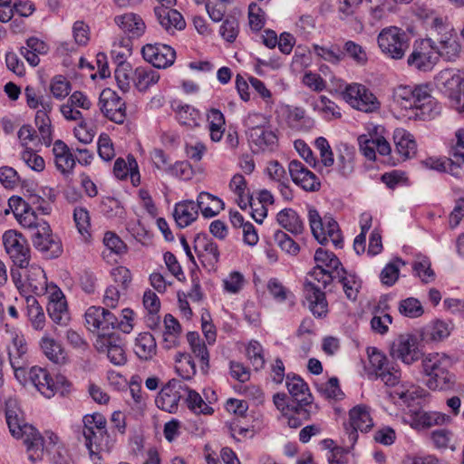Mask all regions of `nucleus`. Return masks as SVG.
<instances>
[{
	"mask_svg": "<svg viewBox=\"0 0 464 464\" xmlns=\"http://www.w3.org/2000/svg\"><path fill=\"white\" fill-rule=\"evenodd\" d=\"M314 261L316 266L304 284V296L312 314L316 317H324L328 313V303L322 289L334 280V274L343 266L333 252L321 247L315 251Z\"/></svg>",
	"mask_w": 464,
	"mask_h": 464,
	"instance_id": "1",
	"label": "nucleus"
},
{
	"mask_svg": "<svg viewBox=\"0 0 464 464\" xmlns=\"http://www.w3.org/2000/svg\"><path fill=\"white\" fill-rule=\"evenodd\" d=\"M393 99L401 108L411 109L420 121H430L440 114L441 106L431 95L427 84L400 85L393 91Z\"/></svg>",
	"mask_w": 464,
	"mask_h": 464,
	"instance_id": "2",
	"label": "nucleus"
},
{
	"mask_svg": "<svg viewBox=\"0 0 464 464\" xmlns=\"http://www.w3.org/2000/svg\"><path fill=\"white\" fill-rule=\"evenodd\" d=\"M5 419L11 434L17 439L24 440L29 459L32 462L38 460L41 456L43 440L34 427L24 421V413L16 399L6 400Z\"/></svg>",
	"mask_w": 464,
	"mask_h": 464,
	"instance_id": "3",
	"label": "nucleus"
},
{
	"mask_svg": "<svg viewBox=\"0 0 464 464\" xmlns=\"http://www.w3.org/2000/svg\"><path fill=\"white\" fill-rule=\"evenodd\" d=\"M452 357L443 353H430L421 360L422 372L427 377L426 386L431 391H448L454 387L456 375L451 371Z\"/></svg>",
	"mask_w": 464,
	"mask_h": 464,
	"instance_id": "4",
	"label": "nucleus"
},
{
	"mask_svg": "<svg viewBox=\"0 0 464 464\" xmlns=\"http://www.w3.org/2000/svg\"><path fill=\"white\" fill-rule=\"evenodd\" d=\"M243 124L249 147L254 153L272 152L276 150L278 146L276 130L265 115L257 112L248 113Z\"/></svg>",
	"mask_w": 464,
	"mask_h": 464,
	"instance_id": "5",
	"label": "nucleus"
},
{
	"mask_svg": "<svg viewBox=\"0 0 464 464\" xmlns=\"http://www.w3.org/2000/svg\"><path fill=\"white\" fill-rule=\"evenodd\" d=\"M106 419L101 413L87 414L83 417L82 434L91 457L102 452H110L114 440L107 432Z\"/></svg>",
	"mask_w": 464,
	"mask_h": 464,
	"instance_id": "6",
	"label": "nucleus"
},
{
	"mask_svg": "<svg viewBox=\"0 0 464 464\" xmlns=\"http://www.w3.org/2000/svg\"><path fill=\"white\" fill-rule=\"evenodd\" d=\"M8 336L6 351L15 379L21 383L27 382L28 345L22 332L5 324Z\"/></svg>",
	"mask_w": 464,
	"mask_h": 464,
	"instance_id": "7",
	"label": "nucleus"
},
{
	"mask_svg": "<svg viewBox=\"0 0 464 464\" xmlns=\"http://www.w3.org/2000/svg\"><path fill=\"white\" fill-rule=\"evenodd\" d=\"M308 221L314 237L321 245L329 241L336 248L343 247V236L337 221L330 215L321 217L319 212L314 208H308Z\"/></svg>",
	"mask_w": 464,
	"mask_h": 464,
	"instance_id": "8",
	"label": "nucleus"
},
{
	"mask_svg": "<svg viewBox=\"0 0 464 464\" xmlns=\"http://www.w3.org/2000/svg\"><path fill=\"white\" fill-rule=\"evenodd\" d=\"M409 34L398 26H387L378 34L377 43L382 53L394 60H401L410 47Z\"/></svg>",
	"mask_w": 464,
	"mask_h": 464,
	"instance_id": "9",
	"label": "nucleus"
},
{
	"mask_svg": "<svg viewBox=\"0 0 464 464\" xmlns=\"http://www.w3.org/2000/svg\"><path fill=\"white\" fill-rule=\"evenodd\" d=\"M342 96L353 109L365 113L375 112L381 108V102L375 94L362 83L346 84Z\"/></svg>",
	"mask_w": 464,
	"mask_h": 464,
	"instance_id": "10",
	"label": "nucleus"
},
{
	"mask_svg": "<svg viewBox=\"0 0 464 464\" xmlns=\"http://www.w3.org/2000/svg\"><path fill=\"white\" fill-rule=\"evenodd\" d=\"M132 45L129 39H122L119 44H114L111 57L116 65L114 70L115 80L119 88L127 92L131 84V65L126 62L131 55Z\"/></svg>",
	"mask_w": 464,
	"mask_h": 464,
	"instance_id": "11",
	"label": "nucleus"
},
{
	"mask_svg": "<svg viewBox=\"0 0 464 464\" xmlns=\"http://www.w3.org/2000/svg\"><path fill=\"white\" fill-rule=\"evenodd\" d=\"M85 325L87 329L97 334V337L115 334L117 317L109 310L102 306H91L85 314Z\"/></svg>",
	"mask_w": 464,
	"mask_h": 464,
	"instance_id": "12",
	"label": "nucleus"
},
{
	"mask_svg": "<svg viewBox=\"0 0 464 464\" xmlns=\"http://www.w3.org/2000/svg\"><path fill=\"white\" fill-rule=\"evenodd\" d=\"M5 252L19 268L27 267L30 261V248L26 238L19 232L9 229L3 235Z\"/></svg>",
	"mask_w": 464,
	"mask_h": 464,
	"instance_id": "13",
	"label": "nucleus"
},
{
	"mask_svg": "<svg viewBox=\"0 0 464 464\" xmlns=\"http://www.w3.org/2000/svg\"><path fill=\"white\" fill-rule=\"evenodd\" d=\"M285 384L295 401L293 405L296 406V412L304 418H309L313 412V396L307 383L300 376L288 374Z\"/></svg>",
	"mask_w": 464,
	"mask_h": 464,
	"instance_id": "14",
	"label": "nucleus"
},
{
	"mask_svg": "<svg viewBox=\"0 0 464 464\" xmlns=\"http://www.w3.org/2000/svg\"><path fill=\"white\" fill-rule=\"evenodd\" d=\"M437 61L435 43L429 38L415 42L407 63L410 67L418 71L429 72L432 70Z\"/></svg>",
	"mask_w": 464,
	"mask_h": 464,
	"instance_id": "15",
	"label": "nucleus"
},
{
	"mask_svg": "<svg viewBox=\"0 0 464 464\" xmlns=\"http://www.w3.org/2000/svg\"><path fill=\"white\" fill-rule=\"evenodd\" d=\"M32 383L46 398H52L60 390V385L67 383L63 376H57L54 381L48 371L39 366L27 370V382Z\"/></svg>",
	"mask_w": 464,
	"mask_h": 464,
	"instance_id": "16",
	"label": "nucleus"
},
{
	"mask_svg": "<svg viewBox=\"0 0 464 464\" xmlns=\"http://www.w3.org/2000/svg\"><path fill=\"white\" fill-rule=\"evenodd\" d=\"M34 246L46 258H54L63 252L59 237L53 234L47 222L40 223V227L33 235Z\"/></svg>",
	"mask_w": 464,
	"mask_h": 464,
	"instance_id": "17",
	"label": "nucleus"
},
{
	"mask_svg": "<svg viewBox=\"0 0 464 464\" xmlns=\"http://www.w3.org/2000/svg\"><path fill=\"white\" fill-rule=\"evenodd\" d=\"M186 385L176 379L169 381L156 397L155 402L158 408L174 413L178 411L180 399H185Z\"/></svg>",
	"mask_w": 464,
	"mask_h": 464,
	"instance_id": "18",
	"label": "nucleus"
},
{
	"mask_svg": "<svg viewBox=\"0 0 464 464\" xmlns=\"http://www.w3.org/2000/svg\"><path fill=\"white\" fill-rule=\"evenodd\" d=\"M99 106L103 115L110 121L121 124L126 119L124 101L112 90L104 89L99 99Z\"/></svg>",
	"mask_w": 464,
	"mask_h": 464,
	"instance_id": "19",
	"label": "nucleus"
},
{
	"mask_svg": "<svg viewBox=\"0 0 464 464\" xmlns=\"http://www.w3.org/2000/svg\"><path fill=\"white\" fill-rule=\"evenodd\" d=\"M141 54L146 62L160 69L171 66L176 59L175 50L164 44H147L142 47Z\"/></svg>",
	"mask_w": 464,
	"mask_h": 464,
	"instance_id": "20",
	"label": "nucleus"
},
{
	"mask_svg": "<svg viewBox=\"0 0 464 464\" xmlns=\"http://www.w3.org/2000/svg\"><path fill=\"white\" fill-rule=\"evenodd\" d=\"M351 430H347V440L350 444L347 448L353 447L357 439V430L367 431L373 426L370 408L366 405H356L349 412Z\"/></svg>",
	"mask_w": 464,
	"mask_h": 464,
	"instance_id": "21",
	"label": "nucleus"
},
{
	"mask_svg": "<svg viewBox=\"0 0 464 464\" xmlns=\"http://www.w3.org/2000/svg\"><path fill=\"white\" fill-rule=\"evenodd\" d=\"M404 420L415 430H423L434 425H441L450 420V417L438 411H426L421 409H410Z\"/></svg>",
	"mask_w": 464,
	"mask_h": 464,
	"instance_id": "22",
	"label": "nucleus"
},
{
	"mask_svg": "<svg viewBox=\"0 0 464 464\" xmlns=\"http://www.w3.org/2000/svg\"><path fill=\"white\" fill-rule=\"evenodd\" d=\"M463 82L461 73L454 69L442 70L434 78L436 88L452 100L459 98Z\"/></svg>",
	"mask_w": 464,
	"mask_h": 464,
	"instance_id": "23",
	"label": "nucleus"
},
{
	"mask_svg": "<svg viewBox=\"0 0 464 464\" xmlns=\"http://www.w3.org/2000/svg\"><path fill=\"white\" fill-rule=\"evenodd\" d=\"M418 339L412 334H402L398 337L392 346V355L406 364H411L421 357Z\"/></svg>",
	"mask_w": 464,
	"mask_h": 464,
	"instance_id": "24",
	"label": "nucleus"
},
{
	"mask_svg": "<svg viewBox=\"0 0 464 464\" xmlns=\"http://www.w3.org/2000/svg\"><path fill=\"white\" fill-rule=\"evenodd\" d=\"M92 107V102L89 96L80 91L73 92L67 102L60 106V111L63 117L69 121H82L83 116L79 109L89 111Z\"/></svg>",
	"mask_w": 464,
	"mask_h": 464,
	"instance_id": "25",
	"label": "nucleus"
},
{
	"mask_svg": "<svg viewBox=\"0 0 464 464\" xmlns=\"http://www.w3.org/2000/svg\"><path fill=\"white\" fill-rule=\"evenodd\" d=\"M289 174L293 182L305 191H317L321 188L320 179L314 173L296 160H291L288 165Z\"/></svg>",
	"mask_w": 464,
	"mask_h": 464,
	"instance_id": "26",
	"label": "nucleus"
},
{
	"mask_svg": "<svg viewBox=\"0 0 464 464\" xmlns=\"http://www.w3.org/2000/svg\"><path fill=\"white\" fill-rule=\"evenodd\" d=\"M120 343V338L115 334L106 337H96L94 346L99 353H106L111 363L121 366L126 363L127 358Z\"/></svg>",
	"mask_w": 464,
	"mask_h": 464,
	"instance_id": "27",
	"label": "nucleus"
},
{
	"mask_svg": "<svg viewBox=\"0 0 464 464\" xmlns=\"http://www.w3.org/2000/svg\"><path fill=\"white\" fill-rule=\"evenodd\" d=\"M53 154L56 169L63 176L71 175L76 160L67 144L61 140H55L53 145Z\"/></svg>",
	"mask_w": 464,
	"mask_h": 464,
	"instance_id": "28",
	"label": "nucleus"
},
{
	"mask_svg": "<svg viewBox=\"0 0 464 464\" xmlns=\"http://www.w3.org/2000/svg\"><path fill=\"white\" fill-rule=\"evenodd\" d=\"M436 55L447 62H455L461 53V45L457 35L452 32H445L435 45Z\"/></svg>",
	"mask_w": 464,
	"mask_h": 464,
	"instance_id": "29",
	"label": "nucleus"
},
{
	"mask_svg": "<svg viewBox=\"0 0 464 464\" xmlns=\"http://www.w3.org/2000/svg\"><path fill=\"white\" fill-rule=\"evenodd\" d=\"M113 174L118 179H126L130 177L131 184L137 187L140 183V174L136 159L129 154L126 159L118 158L113 166Z\"/></svg>",
	"mask_w": 464,
	"mask_h": 464,
	"instance_id": "30",
	"label": "nucleus"
},
{
	"mask_svg": "<svg viewBox=\"0 0 464 464\" xmlns=\"http://www.w3.org/2000/svg\"><path fill=\"white\" fill-rule=\"evenodd\" d=\"M114 23L128 36L131 38H139L144 32L146 25L142 18L134 13H126L114 17Z\"/></svg>",
	"mask_w": 464,
	"mask_h": 464,
	"instance_id": "31",
	"label": "nucleus"
},
{
	"mask_svg": "<svg viewBox=\"0 0 464 464\" xmlns=\"http://www.w3.org/2000/svg\"><path fill=\"white\" fill-rule=\"evenodd\" d=\"M154 13L160 25L169 33L182 30L186 26L182 14L176 9L155 6Z\"/></svg>",
	"mask_w": 464,
	"mask_h": 464,
	"instance_id": "32",
	"label": "nucleus"
},
{
	"mask_svg": "<svg viewBox=\"0 0 464 464\" xmlns=\"http://www.w3.org/2000/svg\"><path fill=\"white\" fill-rule=\"evenodd\" d=\"M393 141L397 152L402 160H408L416 155L417 144L411 133L402 128L395 129Z\"/></svg>",
	"mask_w": 464,
	"mask_h": 464,
	"instance_id": "33",
	"label": "nucleus"
},
{
	"mask_svg": "<svg viewBox=\"0 0 464 464\" xmlns=\"http://www.w3.org/2000/svg\"><path fill=\"white\" fill-rule=\"evenodd\" d=\"M13 212L18 223L24 228L36 231L40 227V223L45 222L44 219L38 218L31 207L20 198H16Z\"/></svg>",
	"mask_w": 464,
	"mask_h": 464,
	"instance_id": "34",
	"label": "nucleus"
},
{
	"mask_svg": "<svg viewBox=\"0 0 464 464\" xmlns=\"http://www.w3.org/2000/svg\"><path fill=\"white\" fill-rule=\"evenodd\" d=\"M160 80L159 72L149 66H139L131 70V82L139 92H146Z\"/></svg>",
	"mask_w": 464,
	"mask_h": 464,
	"instance_id": "35",
	"label": "nucleus"
},
{
	"mask_svg": "<svg viewBox=\"0 0 464 464\" xmlns=\"http://www.w3.org/2000/svg\"><path fill=\"white\" fill-rule=\"evenodd\" d=\"M48 51L49 46L44 41L33 36L26 40L25 46L21 47L20 53L31 66L35 67L40 63L39 55L46 54Z\"/></svg>",
	"mask_w": 464,
	"mask_h": 464,
	"instance_id": "36",
	"label": "nucleus"
},
{
	"mask_svg": "<svg viewBox=\"0 0 464 464\" xmlns=\"http://www.w3.org/2000/svg\"><path fill=\"white\" fill-rule=\"evenodd\" d=\"M175 221L179 227H187L198 216V209L193 200H185L175 205L173 213Z\"/></svg>",
	"mask_w": 464,
	"mask_h": 464,
	"instance_id": "37",
	"label": "nucleus"
},
{
	"mask_svg": "<svg viewBox=\"0 0 464 464\" xmlns=\"http://www.w3.org/2000/svg\"><path fill=\"white\" fill-rule=\"evenodd\" d=\"M171 108L175 111L177 120L181 125L190 128L199 126L200 112L193 106L175 101L171 103Z\"/></svg>",
	"mask_w": 464,
	"mask_h": 464,
	"instance_id": "38",
	"label": "nucleus"
},
{
	"mask_svg": "<svg viewBox=\"0 0 464 464\" xmlns=\"http://www.w3.org/2000/svg\"><path fill=\"white\" fill-rule=\"evenodd\" d=\"M278 224L295 236L301 235L304 230V224L298 213L293 208H284L276 215Z\"/></svg>",
	"mask_w": 464,
	"mask_h": 464,
	"instance_id": "39",
	"label": "nucleus"
},
{
	"mask_svg": "<svg viewBox=\"0 0 464 464\" xmlns=\"http://www.w3.org/2000/svg\"><path fill=\"white\" fill-rule=\"evenodd\" d=\"M196 205L198 209H200L202 215L207 218L217 216L225 206L221 198L206 191L198 194Z\"/></svg>",
	"mask_w": 464,
	"mask_h": 464,
	"instance_id": "40",
	"label": "nucleus"
},
{
	"mask_svg": "<svg viewBox=\"0 0 464 464\" xmlns=\"http://www.w3.org/2000/svg\"><path fill=\"white\" fill-rule=\"evenodd\" d=\"M27 287L36 295H44L48 290V283L44 269L36 265H32L27 270Z\"/></svg>",
	"mask_w": 464,
	"mask_h": 464,
	"instance_id": "41",
	"label": "nucleus"
},
{
	"mask_svg": "<svg viewBox=\"0 0 464 464\" xmlns=\"http://www.w3.org/2000/svg\"><path fill=\"white\" fill-rule=\"evenodd\" d=\"M187 341L192 353L199 359L201 371L206 373L209 367V353L205 342L197 332H188Z\"/></svg>",
	"mask_w": 464,
	"mask_h": 464,
	"instance_id": "42",
	"label": "nucleus"
},
{
	"mask_svg": "<svg viewBox=\"0 0 464 464\" xmlns=\"http://www.w3.org/2000/svg\"><path fill=\"white\" fill-rule=\"evenodd\" d=\"M311 106L315 112L326 121H333L342 117L339 106L324 95H321L318 99L313 101Z\"/></svg>",
	"mask_w": 464,
	"mask_h": 464,
	"instance_id": "43",
	"label": "nucleus"
},
{
	"mask_svg": "<svg viewBox=\"0 0 464 464\" xmlns=\"http://www.w3.org/2000/svg\"><path fill=\"white\" fill-rule=\"evenodd\" d=\"M425 391L418 385L411 382H401L391 393L392 399L398 398L403 404L408 407L411 405L416 399H420L424 396Z\"/></svg>",
	"mask_w": 464,
	"mask_h": 464,
	"instance_id": "44",
	"label": "nucleus"
},
{
	"mask_svg": "<svg viewBox=\"0 0 464 464\" xmlns=\"http://www.w3.org/2000/svg\"><path fill=\"white\" fill-rule=\"evenodd\" d=\"M334 279L342 285L343 290L349 300L354 301L357 298L361 288V281L354 274L348 273L343 267H341L334 274Z\"/></svg>",
	"mask_w": 464,
	"mask_h": 464,
	"instance_id": "45",
	"label": "nucleus"
},
{
	"mask_svg": "<svg viewBox=\"0 0 464 464\" xmlns=\"http://www.w3.org/2000/svg\"><path fill=\"white\" fill-rule=\"evenodd\" d=\"M157 352V344L154 336L150 333L140 334L134 344V353L141 360L151 359Z\"/></svg>",
	"mask_w": 464,
	"mask_h": 464,
	"instance_id": "46",
	"label": "nucleus"
},
{
	"mask_svg": "<svg viewBox=\"0 0 464 464\" xmlns=\"http://www.w3.org/2000/svg\"><path fill=\"white\" fill-rule=\"evenodd\" d=\"M26 315L32 327L41 331L45 326V314L38 300L32 295L25 296Z\"/></svg>",
	"mask_w": 464,
	"mask_h": 464,
	"instance_id": "47",
	"label": "nucleus"
},
{
	"mask_svg": "<svg viewBox=\"0 0 464 464\" xmlns=\"http://www.w3.org/2000/svg\"><path fill=\"white\" fill-rule=\"evenodd\" d=\"M165 330L163 332L164 347L171 349L178 345L179 337L181 333V326L179 321L171 314H168L164 317Z\"/></svg>",
	"mask_w": 464,
	"mask_h": 464,
	"instance_id": "48",
	"label": "nucleus"
},
{
	"mask_svg": "<svg viewBox=\"0 0 464 464\" xmlns=\"http://www.w3.org/2000/svg\"><path fill=\"white\" fill-rule=\"evenodd\" d=\"M40 345L44 353L50 361L61 363L65 360V353L61 344L50 336H43Z\"/></svg>",
	"mask_w": 464,
	"mask_h": 464,
	"instance_id": "49",
	"label": "nucleus"
},
{
	"mask_svg": "<svg viewBox=\"0 0 464 464\" xmlns=\"http://www.w3.org/2000/svg\"><path fill=\"white\" fill-rule=\"evenodd\" d=\"M185 401L188 408L196 414H211L213 409L200 394L186 386Z\"/></svg>",
	"mask_w": 464,
	"mask_h": 464,
	"instance_id": "50",
	"label": "nucleus"
},
{
	"mask_svg": "<svg viewBox=\"0 0 464 464\" xmlns=\"http://www.w3.org/2000/svg\"><path fill=\"white\" fill-rule=\"evenodd\" d=\"M246 284L245 276L238 271H231L222 279V290L225 294L238 295Z\"/></svg>",
	"mask_w": 464,
	"mask_h": 464,
	"instance_id": "51",
	"label": "nucleus"
},
{
	"mask_svg": "<svg viewBox=\"0 0 464 464\" xmlns=\"http://www.w3.org/2000/svg\"><path fill=\"white\" fill-rule=\"evenodd\" d=\"M175 369L180 377L191 379L196 374V365L192 357L188 353H179L175 355Z\"/></svg>",
	"mask_w": 464,
	"mask_h": 464,
	"instance_id": "52",
	"label": "nucleus"
},
{
	"mask_svg": "<svg viewBox=\"0 0 464 464\" xmlns=\"http://www.w3.org/2000/svg\"><path fill=\"white\" fill-rule=\"evenodd\" d=\"M313 50L316 56L331 63H338L343 57V51L336 44H313Z\"/></svg>",
	"mask_w": 464,
	"mask_h": 464,
	"instance_id": "53",
	"label": "nucleus"
},
{
	"mask_svg": "<svg viewBox=\"0 0 464 464\" xmlns=\"http://www.w3.org/2000/svg\"><path fill=\"white\" fill-rule=\"evenodd\" d=\"M405 263L401 258H396L388 263L381 272L380 280L387 285H393L399 278L400 269Z\"/></svg>",
	"mask_w": 464,
	"mask_h": 464,
	"instance_id": "54",
	"label": "nucleus"
},
{
	"mask_svg": "<svg viewBox=\"0 0 464 464\" xmlns=\"http://www.w3.org/2000/svg\"><path fill=\"white\" fill-rule=\"evenodd\" d=\"M47 312L56 324L66 325L70 321L67 302L48 303Z\"/></svg>",
	"mask_w": 464,
	"mask_h": 464,
	"instance_id": "55",
	"label": "nucleus"
},
{
	"mask_svg": "<svg viewBox=\"0 0 464 464\" xmlns=\"http://www.w3.org/2000/svg\"><path fill=\"white\" fill-rule=\"evenodd\" d=\"M318 392L325 399L341 400L343 396L336 377L316 384Z\"/></svg>",
	"mask_w": 464,
	"mask_h": 464,
	"instance_id": "56",
	"label": "nucleus"
},
{
	"mask_svg": "<svg viewBox=\"0 0 464 464\" xmlns=\"http://www.w3.org/2000/svg\"><path fill=\"white\" fill-rule=\"evenodd\" d=\"M73 220L78 232L86 238L90 236L91 218L87 208L76 207L73 210Z\"/></svg>",
	"mask_w": 464,
	"mask_h": 464,
	"instance_id": "57",
	"label": "nucleus"
},
{
	"mask_svg": "<svg viewBox=\"0 0 464 464\" xmlns=\"http://www.w3.org/2000/svg\"><path fill=\"white\" fill-rule=\"evenodd\" d=\"M72 90V84L63 75L54 76L50 83V91L53 96L57 100H63L67 97Z\"/></svg>",
	"mask_w": 464,
	"mask_h": 464,
	"instance_id": "58",
	"label": "nucleus"
},
{
	"mask_svg": "<svg viewBox=\"0 0 464 464\" xmlns=\"http://www.w3.org/2000/svg\"><path fill=\"white\" fill-rule=\"evenodd\" d=\"M400 313L410 318H418L424 313L420 302L414 297H408L401 300L399 304Z\"/></svg>",
	"mask_w": 464,
	"mask_h": 464,
	"instance_id": "59",
	"label": "nucleus"
},
{
	"mask_svg": "<svg viewBox=\"0 0 464 464\" xmlns=\"http://www.w3.org/2000/svg\"><path fill=\"white\" fill-rule=\"evenodd\" d=\"M267 290L273 298L279 303L285 302L294 296L292 292L277 278H271L267 282Z\"/></svg>",
	"mask_w": 464,
	"mask_h": 464,
	"instance_id": "60",
	"label": "nucleus"
},
{
	"mask_svg": "<svg viewBox=\"0 0 464 464\" xmlns=\"http://www.w3.org/2000/svg\"><path fill=\"white\" fill-rule=\"evenodd\" d=\"M376 377L384 382L386 386H396L401 378V372L398 365L391 362L385 370L377 372Z\"/></svg>",
	"mask_w": 464,
	"mask_h": 464,
	"instance_id": "61",
	"label": "nucleus"
},
{
	"mask_svg": "<svg viewBox=\"0 0 464 464\" xmlns=\"http://www.w3.org/2000/svg\"><path fill=\"white\" fill-rule=\"evenodd\" d=\"M449 154L455 158V162L464 163V128L455 131Z\"/></svg>",
	"mask_w": 464,
	"mask_h": 464,
	"instance_id": "62",
	"label": "nucleus"
},
{
	"mask_svg": "<svg viewBox=\"0 0 464 464\" xmlns=\"http://www.w3.org/2000/svg\"><path fill=\"white\" fill-rule=\"evenodd\" d=\"M21 160L29 169L36 172H41L45 168V162L43 157L33 150L25 148L21 152Z\"/></svg>",
	"mask_w": 464,
	"mask_h": 464,
	"instance_id": "63",
	"label": "nucleus"
},
{
	"mask_svg": "<svg viewBox=\"0 0 464 464\" xmlns=\"http://www.w3.org/2000/svg\"><path fill=\"white\" fill-rule=\"evenodd\" d=\"M274 239L283 251L290 255H296L300 250L298 244L282 230L275 232Z\"/></svg>",
	"mask_w": 464,
	"mask_h": 464,
	"instance_id": "64",
	"label": "nucleus"
}]
</instances>
